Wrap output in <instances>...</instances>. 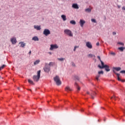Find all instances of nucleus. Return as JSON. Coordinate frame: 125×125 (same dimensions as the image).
<instances>
[{"instance_id":"f03ea898","label":"nucleus","mask_w":125,"mask_h":125,"mask_svg":"<svg viewBox=\"0 0 125 125\" xmlns=\"http://www.w3.org/2000/svg\"><path fill=\"white\" fill-rule=\"evenodd\" d=\"M54 80L55 81L57 85H61L62 82L60 80V78L59 77V76H55V77L54 78Z\"/></svg>"},{"instance_id":"a211bd4d","label":"nucleus","mask_w":125,"mask_h":125,"mask_svg":"<svg viewBox=\"0 0 125 125\" xmlns=\"http://www.w3.org/2000/svg\"><path fill=\"white\" fill-rule=\"evenodd\" d=\"M113 69L114 70H116V71H117L118 72H119V71H121L122 68L120 67H113Z\"/></svg>"},{"instance_id":"de8ad7c7","label":"nucleus","mask_w":125,"mask_h":125,"mask_svg":"<svg viewBox=\"0 0 125 125\" xmlns=\"http://www.w3.org/2000/svg\"><path fill=\"white\" fill-rule=\"evenodd\" d=\"M87 94H90V93H89V92L87 91Z\"/></svg>"},{"instance_id":"9d476101","label":"nucleus","mask_w":125,"mask_h":125,"mask_svg":"<svg viewBox=\"0 0 125 125\" xmlns=\"http://www.w3.org/2000/svg\"><path fill=\"white\" fill-rule=\"evenodd\" d=\"M104 67V68L106 72H110V67L108 65L105 64V66Z\"/></svg>"},{"instance_id":"c85d7f7f","label":"nucleus","mask_w":125,"mask_h":125,"mask_svg":"<svg viewBox=\"0 0 125 125\" xmlns=\"http://www.w3.org/2000/svg\"><path fill=\"white\" fill-rule=\"evenodd\" d=\"M4 67H5V65L4 64L2 65L1 67H0V71H1V70H2L3 68H4Z\"/></svg>"},{"instance_id":"a18cd8bd","label":"nucleus","mask_w":125,"mask_h":125,"mask_svg":"<svg viewBox=\"0 0 125 125\" xmlns=\"http://www.w3.org/2000/svg\"><path fill=\"white\" fill-rule=\"evenodd\" d=\"M120 82H122V83H125V80H122L120 81Z\"/></svg>"},{"instance_id":"c756f323","label":"nucleus","mask_w":125,"mask_h":125,"mask_svg":"<svg viewBox=\"0 0 125 125\" xmlns=\"http://www.w3.org/2000/svg\"><path fill=\"white\" fill-rule=\"evenodd\" d=\"M98 74H99V75H101V74H102V75H103V74H104V71H103L102 70L101 71H99Z\"/></svg>"},{"instance_id":"864d4df0","label":"nucleus","mask_w":125,"mask_h":125,"mask_svg":"<svg viewBox=\"0 0 125 125\" xmlns=\"http://www.w3.org/2000/svg\"><path fill=\"white\" fill-rule=\"evenodd\" d=\"M29 90H30V91H31V89H29Z\"/></svg>"},{"instance_id":"423d86ee","label":"nucleus","mask_w":125,"mask_h":125,"mask_svg":"<svg viewBox=\"0 0 125 125\" xmlns=\"http://www.w3.org/2000/svg\"><path fill=\"white\" fill-rule=\"evenodd\" d=\"M43 34L45 36H47L48 35H50V31L47 29H45L44 30Z\"/></svg>"},{"instance_id":"4be33fe9","label":"nucleus","mask_w":125,"mask_h":125,"mask_svg":"<svg viewBox=\"0 0 125 125\" xmlns=\"http://www.w3.org/2000/svg\"><path fill=\"white\" fill-rule=\"evenodd\" d=\"M75 86H76V87L77 88V90H81V87L80 86H79V85H78V83H75Z\"/></svg>"},{"instance_id":"e433bc0d","label":"nucleus","mask_w":125,"mask_h":125,"mask_svg":"<svg viewBox=\"0 0 125 125\" xmlns=\"http://www.w3.org/2000/svg\"><path fill=\"white\" fill-rule=\"evenodd\" d=\"M121 74H125V70H122L120 71Z\"/></svg>"},{"instance_id":"ddd939ff","label":"nucleus","mask_w":125,"mask_h":125,"mask_svg":"<svg viewBox=\"0 0 125 125\" xmlns=\"http://www.w3.org/2000/svg\"><path fill=\"white\" fill-rule=\"evenodd\" d=\"M96 94L95 92H92L90 94L92 99H94V95Z\"/></svg>"},{"instance_id":"a878e982","label":"nucleus","mask_w":125,"mask_h":125,"mask_svg":"<svg viewBox=\"0 0 125 125\" xmlns=\"http://www.w3.org/2000/svg\"><path fill=\"white\" fill-rule=\"evenodd\" d=\"M85 11H86V12H91V9L87 8V9H85Z\"/></svg>"},{"instance_id":"7ed1b4c3","label":"nucleus","mask_w":125,"mask_h":125,"mask_svg":"<svg viewBox=\"0 0 125 125\" xmlns=\"http://www.w3.org/2000/svg\"><path fill=\"white\" fill-rule=\"evenodd\" d=\"M44 71L45 73H49L50 72V66H48L47 63H45V66L43 68Z\"/></svg>"},{"instance_id":"603ef678","label":"nucleus","mask_w":125,"mask_h":125,"mask_svg":"<svg viewBox=\"0 0 125 125\" xmlns=\"http://www.w3.org/2000/svg\"><path fill=\"white\" fill-rule=\"evenodd\" d=\"M82 111H83V109H82Z\"/></svg>"},{"instance_id":"c9c22d12","label":"nucleus","mask_w":125,"mask_h":125,"mask_svg":"<svg viewBox=\"0 0 125 125\" xmlns=\"http://www.w3.org/2000/svg\"><path fill=\"white\" fill-rule=\"evenodd\" d=\"M75 78L77 80V81H80V78L78 77V76H75Z\"/></svg>"},{"instance_id":"09e8293b","label":"nucleus","mask_w":125,"mask_h":125,"mask_svg":"<svg viewBox=\"0 0 125 125\" xmlns=\"http://www.w3.org/2000/svg\"><path fill=\"white\" fill-rule=\"evenodd\" d=\"M72 66H75V63H72Z\"/></svg>"},{"instance_id":"72a5a7b5","label":"nucleus","mask_w":125,"mask_h":125,"mask_svg":"<svg viewBox=\"0 0 125 125\" xmlns=\"http://www.w3.org/2000/svg\"><path fill=\"white\" fill-rule=\"evenodd\" d=\"M111 99H114V100H116V97L115 96H113L111 98Z\"/></svg>"},{"instance_id":"2eb2a0df","label":"nucleus","mask_w":125,"mask_h":125,"mask_svg":"<svg viewBox=\"0 0 125 125\" xmlns=\"http://www.w3.org/2000/svg\"><path fill=\"white\" fill-rule=\"evenodd\" d=\"M32 40L35 41V42H38V41H39V38H38V37H37V36H35V37H33Z\"/></svg>"},{"instance_id":"dca6fc26","label":"nucleus","mask_w":125,"mask_h":125,"mask_svg":"<svg viewBox=\"0 0 125 125\" xmlns=\"http://www.w3.org/2000/svg\"><path fill=\"white\" fill-rule=\"evenodd\" d=\"M34 29H36V30H38V31H39L40 30H41V29H42L41 28L40 26H37V25H34Z\"/></svg>"},{"instance_id":"f3484780","label":"nucleus","mask_w":125,"mask_h":125,"mask_svg":"<svg viewBox=\"0 0 125 125\" xmlns=\"http://www.w3.org/2000/svg\"><path fill=\"white\" fill-rule=\"evenodd\" d=\"M61 17L63 21H66L67 20V18H66V16L64 15H62Z\"/></svg>"},{"instance_id":"b1692460","label":"nucleus","mask_w":125,"mask_h":125,"mask_svg":"<svg viewBox=\"0 0 125 125\" xmlns=\"http://www.w3.org/2000/svg\"><path fill=\"white\" fill-rule=\"evenodd\" d=\"M70 24H72V25H76V21L72 20L70 21Z\"/></svg>"},{"instance_id":"ea45409f","label":"nucleus","mask_w":125,"mask_h":125,"mask_svg":"<svg viewBox=\"0 0 125 125\" xmlns=\"http://www.w3.org/2000/svg\"><path fill=\"white\" fill-rule=\"evenodd\" d=\"M117 80H118V81H122V79H121V78H120V77H117Z\"/></svg>"},{"instance_id":"c03bdc74","label":"nucleus","mask_w":125,"mask_h":125,"mask_svg":"<svg viewBox=\"0 0 125 125\" xmlns=\"http://www.w3.org/2000/svg\"><path fill=\"white\" fill-rule=\"evenodd\" d=\"M112 34H113V35H116L117 33H116V32H113L112 33Z\"/></svg>"},{"instance_id":"a19ab883","label":"nucleus","mask_w":125,"mask_h":125,"mask_svg":"<svg viewBox=\"0 0 125 125\" xmlns=\"http://www.w3.org/2000/svg\"><path fill=\"white\" fill-rule=\"evenodd\" d=\"M110 54H111V55H116V53H115L114 52L110 53Z\"/></svg>"},{"instance_id":"3c124183","label":"nucleus","mask_w":125,"mask_h":125,"mask_svg":"<svg viewBox=\"0 0 125 125\" xmlns=\"http://www.w3.org/2000/svg\"><path fill=\"white\" fill-rule=\"evenodd\" d=\"M105 121H106V120L104 119V121L105 122Z\"/></svg>"},{"instance_id":"8fccbe9b","label":"nucleus","mask_w":125,"mask_h":125,"mask_svg":"<svg viewBox=\"0 0 125 125\" xmlns=\"http://www.w3.org/2000/svg\"><path fill=\"white\" fill-rule=\"evenodd\" d=\"M18 89H19V90L20 89V87H18Z\"/></svg>"},{"instance_id":"20e7f679","label":"nucleus","mask_w":125,"mask_h":125,"mask_svg":"<svg viewBox=\"0 0 125 125\" xmlns=\"http://www.w3.org/2000/svg\"><path fill=\"white\" fill-rule=\"evenodd\" d=\"M64 32L66 34V35H67V36H69V37H73V34H72V31L69 29H65L64 30Z\"/></svg>"},{"instance_id":"2f4dec72","label":"nucleus","mask_w":125,"mask_h":125,"mask_svg":"<svg viewBox=\"0 0 125 125\" xmlns=\"http://www.w3.org/2000/svg\"><path fill=\"white\" fill-rule=\"evenodd\" d=\"M118 44H120L121 45H123V46H124V45H125V44L122 42H118Z\"/></svg>"},{"instance_id":"473e14b6","label":"nucleus","mask_w":125,"mask_h":125,"mask_svg":"<svg viewBox=\"0 0 125 125\" xmlns=\"http://www.w3.org/2000/svg\"><path fill=\"white\" fill-rule=\"evenodd\" d=\"M91 21L92 22H93V23H96V20L94 19H91Z\"/></svg>"},{"instance_id":"6e6552de","label":"nucleus","mask_w":125,"mask_h":125,"mask_svg":"<svg viewBox=\"0 0 125 125\" xmlns=\"http://www.w3.org/2000/svg\"><path fill=\"white\" fill-rule=\"evenodd\" d=\"M11 41L12 44H15L17 42L16 38H11Z\"/></svg>"},{"instance_id":"f704fd0d","label":"nucleus","mask_w":125,"mask_h":125,"mask_svg":"<svg viewBox=\"0 0 125 125\" xmlns=\"http://www.w3.org/2000/svg\"><path fill=\"white\" fill-rule=\"evenodd\" d=\"M79 46H75L74 47V51H76V49H77V48H78Z\"/></svg>"},{"instance_id":"9b49d317","label":"nucleus","mask_w":125,"mask_h":125,"mask_svg":"<svg viewBox=\"0 0 125 125\" xmlns=\"http://www.w3.org/2000/svg\"><path fill=\"white\" fill-rule=\"evenodd\" d=\"M73 8H75V9H79V5L77 3H74L72 4Z\"/></svg>"},{"instance_id":"4c0bfd02","label":"nucleus","mask_w":125,"mask_h":125,"mask_svg":"<svg viewBox=\"0 0 125 125\" xmlns=\"http://www.w3.org/2000/svg\"><path fill=\"white\" fill-rule=\"evenodd\" d=\"M115 74L117 75V77H119L120 76V74L119 73H117L115 72Z\"/></svg>"},{"instance_id":"393cba45","label":"nucleus","mask_w":125,"mask_h":125,"mask_svg":"<svg viewBox=\"0 0 125 125\" xmlns=\"http://www.w3.org/2000/svg\"><path fill=\"white\" fill-rule=\"evenodd\" d=\"M40 61L39 60H38L34 62V65H37V64H39V63H40Z\"/></svg>"},{"instance_id":"58836bf2","label":"nucleus","mask_w":125,"mask_h":125,"mask_svg":"<svg viewBox=\"0 0 125 125\" xmlns=\"http://www.w3.org/2000/svg\"><path fill=\"white\" fill-rule=\"evenodd\" d=\"M97 58H98L99 60H100V62L102 61V60H101V58H100V56H97Z\"/></svg>"},{"instance_id":"49530a36","label":"nucleus","mask_w":125,"mask_h":125,"mask_svg":"<svg viewBox=\"0 0 125 125\" xmlns=\"http://www.w3.org/2000/svg\"><path fill=\"white\" fill-rule=\"evenodd\" d=\"M118 8H121V6L120 5H118Z\"/></svg>"},{"instance_id":"412c9836","label":"nucleus","mask_w":125,"mask_h":125,"mask_svg":"<svg viewBox=\"0 0 125 125\" xmlns=\"http://www.w3.org/2000/svg\"><path fill=\"white\" fill-rule=\"evenodd\" d=\"M118 49L119 50H120V51H124V50H125V47H120L118 48Z\"/></svg>"},{"instance_id":"79ce46f5","label":"nucleus","mask_w":125,"mask_h":125,"mask_svg":"<svg viewBox=\"0 0 125 125\" xmlns=\"http://www.w3.org/2000/svg\"><path fill=\"white\" fill-rule=\"evenodd\" d=\"M99 44H100L99 42H97L96 43L97 46H99Z\"/></svg>"},{"instance_id":"4468645a","label":"nucleus","mask_w":125,"mask_h":125,"mask_svg":"<svg viewBox=\"0 0 125 125\" xmlns=\"http://www.w3.org/2000/svg\"><path fill=\"white\" fill-rule=\"evenodd\" d=\"M65 91H72V89L69 86H67L65 87Z\"/></svg>"},{"instance_id":"6ab92c4d","label":"nucleus","mask_w":125,"mask_h":125,"mask_svg":"<svg viewBox=\"0 0 125 125\" xmlns=\"http://www.w3.org/2000/svg\"><path fill=\"white\" fill-rule=\"evenodd\" d=\"M19 43H20V44H21V47H24L25 45H26V43H24L23 42H21Z\"/></svg>"},{"instance_id":"bb28decb","label":"nucleus","mask_w":125,"mask_h":125,"mask_svg":"<svg viewBox=\"0 0 125 125\" xmlns=\"http://www.w3.org/2000/svg\"><path fill=\"white\" fill-rule=\"evenodd\" d=\"M28 83H30L31 84H35V83H34V82H33V81H32L30 79H28Z\"/></svg>"},{"instance_id":"f257e3e1","label":"nucleus","mask_w":125,"mask_h":125,"mask_svg":"<svg viewBox=\"0 0 125 125\" xmlns=\"http://www.w3.org/2000/svg\"><path fill=\"white\" fill-rule=\"evenodd\" d=\"M41 78V70H39L37 72V75H34L33 77V80L34 82L36 83H38L39 81H40V79Z\"/></svg>"},{"instance_id":"5701e85b","label":"nucleus","mask_w":125,"mask_h":125,"mask_svg":"<svg viewBox=\"0 0 125 125\" xmlns=\"http://www.w3.org/2000/svg\"><path fill=\"white\" fill-rule=\"evenodd\" d=\"M87 56L89 58H92V57H95V56L94 55H92V54H88Z\"/></svg>"},{"instance_id":"1a4fd4ad","label":"nucleus","mask_w":125,"mask_h":125,"mask_svg":"<svg viewBox=\"0 0 125 125\" xmlns=\"http://www.w3.org/2000/svg\"><path fill=\"white\" fill-rule=\"evenodd\" d=\"M86 45L87 47H88V48H92V45L91 44V43H90V42H87L86 43Z\"/></svg>"},{"instance_id":"f8f14e48","label":"nucleus","mask_w":125,"mask_h":125,"mask_svg":"<svg viewBox=\"0 0 125 125\" xmlns=\"http://www.w3.org/2000/svg\"><path fill=\"white\" fill-rule=\"evenodd\" d=\"M85 23V21H84L83 20H81L80 21V24L81 27H83V25Z\"/></svg>"},{"instance_id":"39448f33","label":"nucleus","mask_w":125,"mask_h":125,"mask_svg":"<svg viewBox=\"0 0 125 125\" xmlns=\"http://www.w3.org/2000/svg\"><path fill=\"white\" fill-rule=\"evenodd\" d=\"M59 46L55 44H51L50 47V50H53V49H57Z\"/></svg>"},{"instance_id":"7c9ffc66","label":"nucleus","mask_w":125,"mask_h":125,"mask_svg":"<svg viewBox=\"0 0 125 125\" xmlns=\"http://www.w3.org/2000/svg\"><path fill=\"white\" fill-rule=\"evenodd\" d=\"M58 60H59V61H63V60H65V59L61 58H58Z\"/></svg>"},{"instance_id":"cd10ccee","label":"nucleus","mask_w":125,"mask_h":125,"mask_svg":"<svg viewBox=\"0 0 125 125\" xmlns=\"http://www.w3.org/2000/svg\"><path fill=\"white\" fill-rule=\"evenodd\" d=\"M100 78V75H97L96 77V80H97V81H99Z\"/></svg>"},{"instance_id":"aec40b11","label":"nucleus","mask_w":125,"mask_h":125,"mask_svg":"<svg viewBox=\"0 0 125 125\" xmlns=\"http://www.w3.org/2000/svg\"><path fill=\"white\" fill-rule=\"evenodd\" d=\"M55 63L53 62H50L48 65V66H49V67H51V66H53L54 65H55Z\"/></svg>"},{"instance_id":"37998d69","label":"nucleus","mask_w":125,"mask_h":125,"mask_svg":"<svg viewBox=\"0 0 125 125\" xmlns=\"http://www.w3.org/2000/svg\"><path fill=\"white\" fill-rule=\"evenodd\" d=\"M31 53H32V51H30L29 52V53H28V54H29V55H31Z\"/></svg>"},{"instance_id":"0eeeda50","label":"nucleus","mask_w":125,"mask_h":125,"mask_svg":"<svg viewBox=\"0 0 125 125\" xmlns=\"http://www.w3.org/2000/svg\"><path fill=\"white\" fill-rule=\"evenodd\" d=\"M101 63L102 64V66L100 65H99L98 67L100 68V69H104V67H105V64H104V62H103L102 61H101Z\"/></svg>"}]
</instances>
